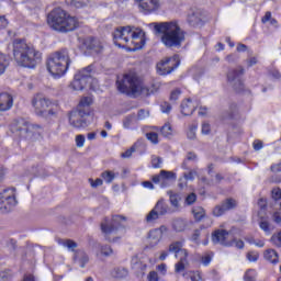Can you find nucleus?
<instances>
[{"label":"nucleus","instance_id":"13d9d810","mask_svg":"<svg viewBox=\"0 0 281 281\" xmlns=\"http://www.w3.org/2000/svg\"><path fill=\"white\" fill-rule=\"evenodd\" d=\"M147 281H159L158 272L150 271L149 274H147Z\"/></svg>","mask_w":281,"mask_h":281},{"label":"nucleus","instance_id":"412c9836","mask_svg":"<svg viewBox=\"0 0 281 281\" xmlns=\"http://www.w3.org/2000/svg\"><path fill=\"white\" fill-rule=\"evenodd\" d=\"M13 108V97L8 92H1L0 94V111H9Z\"/></svg>","mask_w":281,"mask_h":281},{"label":"nucleus","instance_id":"bb28decb","mask_svg":"<svg viewBox=\"0 0 281 281\" xmlns=\"http://www.w3.org/2000/svg\"><path fill=\"white\" fill-rule=\"evenodd\" d=\"M148 238H149L150 246L155 247L160 243L162 235L160 234L159 231L153 229L150 231Z\"/></svg>","mask_w":281,"mask_h":281},{"label":"nucleus","instance_id":"4c0bfd02","mask_svg":"<svg viewBox=\"0 0 281 281\" xmlns=\"http://www.w3.org/2000/svg\"><path fill=\"white\" fill-rule=\"evenodd\" d=\"M91 102L92 100L90 97H85L83 99H81L77 110L88 111V108L90 106Z\"/></svg>","mask_w":281,"mask_h":281},{"label":"nucleus","instance_id":"20e7f679","mask_svg":"<svg viewBox=\"0 0 281 281\" xmlns=\"http://www.w3.org/2000/svg\"><path fill=\"white\" fill-rule=\"evenodd\" d=\"M47 23L50 29L59 33H70L79 27L78 18L71 16L61 8H56L49 12Z\"/></svg>","mask_w":281,"mask_h":281},{"label":"nucleus","instance_id":"79ce46f5","mask_svg":"<svg viewBox=\"0 0 281 281\" xmlns=\"http://www.w3.org/2000/svg\"><path fill=\"white\" fill-rule=\"evenodd\" d=\"M187 279H190L191 281H201V276L199 272L195 271H189L183 274Z\"/></svg>","mask_w":281,"mask_h":281},{"label":"nucleus","instance_id":"5701e85b","mask_svg":"<svg viewBox=\"0 0 281 281\" xmlns=\"http://www.w3.org/2000/svg\"><path fill=\"white\" fill-rule=\"evenodd\" d=\"M194 111H195V105L192 102V100L187 99L186 101H182V103H181V113L182 114H184L186 116L192 115Z\"/></svg>","mask_w":281,"mask_h":281},{"label":"nucleus","instance_id":"473e14b6","mask_svg":"<svg viewBox=\"0 0 281 281\" xmlns=\"http://www.w3.org/2000/svg\"><path fill=\"white\" fill-rule=\"evenodd\" d=\"M192 214L194 220L200 222L205 217V210H203L201 206H194L192 209Z\"/></svg>","mask_w":281,"mask_h":281},{"label":"nucleus","instance_id":"7ed1b4c3","mask_svg":"<svg viewBox=\"0 0 281 281\" xmlns=\"http://www.w3.org/2000/svg\"><path fill=\"white\" fill-rule=\"evenodd\" d=\"M116 88L121 93L133 98L150 95L148 87L135 72H128L123 75L122 78H119L116 81Z\"/></svg>","mask_w":281,"mask_h":281},{"label":"nucleus","instance_id":"2eb2a0df","mask_svg":"<svg viewBox=\"0 0 281 281\" xmlns=\"http://www.w3.org/2000/svg\"><path fill=\"white\" fill-rule=\"evenodd\" d=\"M179 66V61L176 59L167 58L166 60L159 61L157 64V74L159 76H168L170 75L177 67Z\"/></svg>","mask_w":281,"mask_h":281},{"label":"nucleus","instance_id":"4468645a","mask_svg":"<svg viewBox=\"0 0 281 281\" xmlns=\"http://www.w3.org/2000/svg\"><path fill=\"white\" fill-rule=\"evenodd\" d=\"M245 70L243 67H238L237 69H233L227 74V81L231 87H233L236 91H241L244 89L243 76Z\"/></svg>","mask_w":281,"mask_h":281},{"label":"nucleus","instance_id":"1a4fd4ad","mask_svg":"<svg viewBox=\"0 0 281 281\" xmlns=\"http://www.w3.org/2000/svg\"><path fill=\"white\" fill-rule=\"evenodd\" d=\"M41 130L40 125H31L29 122H26L23 119L15 120L11 124V132L19 136L22 139L30 140L34 136V131Z\"/></svg>","mask_w":281,"mask_h":281},{"label":"nucleus","instance_id":"0e129e2a","mask_svg":"<svg viewBox=\"0 0 281 281\" xmlns=\"http://www.w3.org/2000/svg\"><path fill=\"white\" fill-rule=\"evenodd\" d=\"M9 22L4 16L0 15V31L8 26Z\"/></svg>","mask_w":281,"mask_h":281},{"label":"nucleus","instance_id":"37998d69","mask_svg":"<svg viewBox=\"0 0 281 281\" xmlns=\"http://www.w3.org/2000/svg\"><path fill=\"white\" fill-rule=\"evenodd\" d=\"M146 138L151 142V144H159V136L155 132L146 133Z\"/></svg>","mask_w":281,"mask_h":281},{"label":"nucleus","instance_id":"5fc2aeb1","mask_svg":"<svg viewBox=\"0 0 281 281\" xmlns=\"http://www.w3.org/2000/svg\"><path fill=\"white\" fill-rule=\"evenodd\" d=\"M180 95H181V90L176 89L175 91H171L170 92V101L176 102Z\"/></svg>","mask_w":281,"mask_h":281},{"label":"nucleus","instance_id":"9b49d317","mask_svg":"<svg viewBox=\"0 0 281 281\" xmlns=\"http://www.w3.org/2000/svg\"><path fill=\"white\" fill-rule=\"evenodd\" d=\"M92 80V67L88 66L81 69L79 72L75 74L74 80L70 83V88L74 91H81L82 89H86L87 85Z\"/></svg>","mask_w":281,"mask_h":281},{"label":"nucleus","instance_id":"aec40b11","mask_svg":"<svg viewBox=\"0 0 281 281\" xmlns=\"http://www.w3.org/2000/svg\"><path fill=\"white\" fill-rule=\"evenodd\" d=\"M85 45L87 49H90L97 54H100L103 50V44L100 40L88 37L85 41Z\"/></svg>","mask_w":281,"mask_h":281},{"label":"nucleus","instance_id":"f8f14e48","mask_svg":"<svg viewBox=\"0 0 281 281\" xmlns=\"http://www.w3.org/2000/svg\"><path fill=\"white\" fill-rule=\"evenodd\" d=\"M168 213H170L169 204L164 200H159L156 202L150 213L146 214L145 221L146 223H154L155 221H158L160 216H165Z\"/></svg>","mask_w":281,"mask_h":281},{"label":"nucleus","instance_id":"f03ea898","mask_svg":"<svg viewBox=\"0 0 281 281\" xmlns=\"http://www.w3.org/2000/svg\"><path fill=\"white\" fill-rule=\"evenodd\" d=\"M156 34L160 36V42L168 47H181L186 41L184 32L176 22L154 23Z\"/></svg>","mask_w":281,"mask_h":281},{"label":"nucleus","instance_id":"6e6552de","mask_svg":"<svg viewBox=\"0 0 281 281\" xmlns=\"http://www.w3.org/2000/svg\"><path fill=\"white\" fill-rule=\"evenodd\" d=\"M126 218L122 215H114L111 218V222L109 218H105L104 222L101 224V229L104 233L106 239L110 243H115V238H117V233L123 229L124 222Z\"/></svg>","mask_w":281,"mask_h":281},{"label":"nucleus","instance_id":"774afa93","mask_svg":"<svg viewBox=\"0 0 281 281\" xmlns=\"http://www.w3.org/2000/svg\"><path fill=\"white\" fill-rule=\"evenodd\" d=\"M22 281H36V279L32 274H25Z\"/></svg>","mask_w":281,"mask_h":281},{"label":"nucleus","instance_id":"052dcab7","mask_svg":"<svg viewBox=\"0 0 281 281\" xmlns=\"http://www.w3.org/2000/svg\"><path fill=\"white\" fill-rule=\"evenodd\" d=\"M149 116V112L146 110H139L138 112V120L144 121Z\"/></svg>","mask_w":281,"mask_h":281},{"label":"nucleus","instance_id":"338daca9","mask_svg":"<svg viewBox=\"0 0 281 281\" xmlns=\"http://www.w3.org/2000/svg\"><path fill=\"white\" fill-rule=\"evenodd\" d=\"M272 220H273L277 224H281V213H273Z\"/></svg>","mask_w":281,"mask_h":281},{"label":"nucleus","instance_id":"864d4df0","mask_svg":"<svg viewBox=\"0 0 281 281\" xmlns=\"http://www.w3.org/2000/svg\"><path fill=\"white\" fill-rule=\"evenodd\" d=\"M196 170H190L188 173H184V180L186 181H188V180H190V181H193L194 180V178L196 177Z\"/></svg>","mask_w":281,"mask_h":281},{"label":"nucleus","instance_id":"58836bf2","mask_svg":"<svg viewBox=\"0 0 281 281\" xmlns=\"http://www.w3.org/2000/svg\"><path fill=\"white\" fill-rule=\"evenodd\" d=\"M159 177L162 180H171V179H176V173L169 170H160Z\"/></svg>","mask_w":281,"mask_h":281},{"label":"nucleus","instance_id":"0eeeda50","mask_svg":"<svg viewBox=\"0 0 281 281\" xmlns=\"http://www.w3.org/2000/svg\"><path fill=\"white\" fill-rule=\"evenodd\" d=\"M32 106L34 113L44 119L56 117L59 111L58 105L43 94H35L32 98Z\"/></svg>","mask_w":281,"mask_h":281},{"label":"nucleus","instance_id":"dca6fc26","mask_svg":"<svg viewBox=\"0 0 281 281\" xmlns=\"http://www.w3.org/2000/svg\"><path fill=\"white\" fill-rule=\"evenodd\" d=\"M212 243L217 245H223L225 247L233 246V243L231 241V234L229 232H226L225 229H216L212 234Z\"/></svg>","mask_w":281,"mask_h":281},{"label":"nucleus","instance_id":"e433bc0d","mask_svg":"<svg viewBox=\"0 0 281 281\" xmlns=\"http://www.w3.org/2000/svg\"><path fill=\"white\" fill-rule=\"evenodd\" d=\"M70 5L76 9H82L90 5V0H71Z\"/></svg>","mask_w":281,"mask_h":281},{"label":"nucleus","instance_id":"7c9ffc66","mask_svg":"<svg viewBox=\"0 0 281 281\" xmlns=\"http://www.w3.org/2000/svg\"><path fill=\"white\" fill-rule=\"evenodd\" d=\"M58 244L70 251H75V249L78 247L77 243L71 239H59Z\"/></svg>","mask_w":281,"mask_h":281},{"label":"nucleus","instance_id":"69168bd1","mask_svg":"<svg viewBox=\"0 0 281 281\" xmlns=\"http://www.w3.org/2000/svg\"><path fill=\"white\" fill-rule=\"evenodd\" d=\"M246 63H247L248 67H254L258 64V60L256 57H251V58L247 59Z\"/></svg>","mask_w":281,"mask_h":281},{"label":"nucleus","instance_id":"4be33fe9","mask_svg":"<svg viewBox=\"0 0 281 281\" xmlns=\"http://www.w3.org/2000/svg\"><path fill=\"white\" fill-rule=\"evenodd\" d=\"M74 262L78 263L80 268L85 269L89 262V256L85 250H77L74 254Z\"/></svg>","mask_w":281,"mask_h":281},{"label":"nucleus","instance_id":"bf43d9fd","mask_svg":"<svg viewBox=\"0 0 281 281\" xmlns=\"http://www.w3.org/2000/svg\"><path fill=\"white\" fill-rule=\"evenodd\" d=\"M88 181H90L92 188H99L103 186L102 179H95V180L90 179Z\"/></svg>","mask_w":281,"mask_h":281},{"label":"nucleus","instance_id":"09e8293b","mask_svg":"<svg viewBox=\"0 0 281 281\" xmlns=\"http://www.w3.org/2000/svg\"><path fill=\"white\" fill-rule=\"evenodd\" d=\"M162 165V158L153 156L151 157V166L153 168H161Z\"/></svg>","mask_w":281,"mask_h":281},{"label":"nucleus","instance_id":"c9c22d12","mask_svg":"<svg viewBox=\"0 0 281 281\" xmlns=\"http://www.w3.org/2000/svg\"><path fill=\"white\" fill-rule=\"evenodd\" d=\"M169 194V202L172 207L176 210H179V201H181V198L177 193L168 192Z\"/></svg>","mask_w":281,"mask_h":281},{"label":"nucleus","instance_id":"ddd939ff","mask_svg":"<svg viewBox=\"0 0 281 281\" xmlns=\"http://www.w3.org/2000/svg\"><path fill=\"white\" fill-rule=\"evenodd\" d=\"M88 114V111L85 109L71 111L69 114V125L77 130L86 128L88 126V122L86 120Z\"/></svg>","mask_w":281,"mask_h":281},{"label":"nucleus","instance_id":"423d86ee","mask_svg":"<svg viewBox=\"0 0 281 281\" xmlns=\"http://www.w3.org/2000/svg\"><path fill=\"white\" fill-rule=\"evenodd\" d=\"M70 65L69 53L67 49L57 50L49 55L46 67L54 78H61Z\"/></svg>","mask_w":281,"mask_h":281},{"label":"nucleus","instance_id":"ea45409f","mask_svg":"<svg viewBox=\"0 0 281 281\" xmlns=\"http://www.w3.org/2000/svg\"><path fill=\"white\" fill-rule=\"evenodd\" d=\"M257 278V272L255 269H249L247 272L244 274L243 280L244 281H256Z\"/></svg>","mask_w":281,"mask_h":281},{"label":"nucleus","instance_id":"a211bd4d","mask_svg":"<svg viewBox=\"0 0 281 281\" xmlns=\"http://www.w3.org/2000/svg\"><path fill=\"white\" fill-rule=\"evenodd\" d=\"M139 9L145 13L156 12L160 7V0H136Z\"/></svg>","mask_w":281,"mask_h":281},{"label":"nucleus","instance_id":"c03bdc74","mask_svg":"<svg viewBox=\"0 0 281 281\" xmlns=\"http://www.w3.org/2000/svg\"><path fill=\"white\" fill-rule=\"evenodd\" d=\"M259 226L262 232L270 234V224L266 218H261Z\"/></svg>","mask_w":281,"mask_h":281},{"label":"nucleus","instance_id":"4d7b16f0","mask_svg":"<svg viewBox=\"0 0 281 281\" xmlns=\"http://www.w3.org/2000/svg\"><path fill=\"white\" fill-rule=\"evenodd\" d=\"M136 151V148L133 146L131 148H128L125 153L121 154L122 158H130L133 156V154Z\"/></svg>","mask_w":281,"mask_h":281},{"label":"nucleus","instance_id":"f257e3e1","mask_svg":"<svg viewBox=\"0 0 281 281\" xmlns=\"http://www.w3.org/2000/svg\"><path fill=\"white\" fill-rule=\"evenodd\" d=\"M13 59L20 67L34 69L42 61V53L24 40H14Z\"/></svg>","mask_w":281,"mask_h":281},{"label":"nucleus","instance_id":"393cba45","mask_svg":"<svg viewBox=\"0 0 281 281\" xmlns=\"http://www.w3.org/2000/svg\"><path fill=\"white\" fill-rule=\"evenodd\" d=\"M131 265H132V269L137 272V273H142L147 269V265H145L144 262H142L138 257H133L131 260Z\"/></svg>","mask_w":281,"mask_h":281},{"label":"nucleus","instance_id":"f704fd0d","mask_svg":"<svg viewBox=\"0 0 281 281\" xmlns=\"http://www.w3.org/2000/svg\"><path fill=\"white\" fill-rule=\"evenodd\" d=\"M160 134H162V136L166 138H170L173 136V130L170 123H167L162 127H160Z\"/></svg>","mask_w":281,"mask_h":281},{"label":"nucleus","instance_id":"a19ab883","mask_svg":"<svg viewBox=\"0 0 281 281\" xmlns=\"http://www.w3.org/2000/svg\"><path fill=\"white\" fill-rule=\"evenodd\" d=\"M136 115L135 114H128L125 119H123V127L126 130L130 128L131 125L135 122Z\"/></svg>","mask_w":281,"mask_h":281},{"label":"nucleus","instance_id":"2f4dec72","mask_svg":"<svg viewBox=\"0 0 281 281\" xmlns=\"http://www.w3.org/2000/svg\"><path fill=\"white\" fill-rule=\"evenodd\" d=\"M127 276L128 270L126 268H114V270H112V277L116 279H123L126 278Z\"/></svg>","mask_w":281,"mask_h":281},{"label":"nucleus","instance_id":"49530a36","mask_svg":"<svg viewBox=\"0 0 281 281\" xmlns=\"http://www.w3.org/2000/svg\"><path fill=\"white\" fill-rule=\"evenodd\" d=\"M101 254H102L104 257H111V256L114 254V251H113V249H112L111 246L105 245V246H102V247H101Z\"/></svg>","mask_w":281,"mask_h":281},{"label":"nucleus","instance_id":"6e6d98bb","mask_svg":"<svg viewBox=\"0 0 281 281\" xmlns=\"http://www.w3.org/2000/svg\"><path fill=\"white\" fill-rule=\"evenodd\" d=\"M195 201H196V194L193 193V192L190 193V194L187 196V199H186V203H187L188 205L194 204Z\"/></svg>","mask_w":281,"mask_h":281},{"label":"nucleus","instance_id":"b1692460","mask_svg":"<svg viewBox=\"0 0 281 281\" xmlns=\"http://www.w3.org/2000/svg\"><path fill=\"white\" fill-rule=\"evenodd\" d=\"M188 22L191 25H198L202 22V11L200 9H194L188 16Z\"/></svg>","mask_w":281,"mask_h":281},{"label":"nucleus","instance_id":"8fccbe9b","mask_svg":"<svg viewBox=\"0 0 281 281\" xmlns=\"http://www.w3.org/2000/svg\"><path fill=\"white\" fill-rule=\"evenodd\" d=\"M196 128H198V125H191L190 126V130L188 132V138L189 139H191V140L195 139V137H196V134H195Z\"/></svg>","mask_w":281,"mask_h":281},{"label":"nucleus","instance_id":"3c124183","mask_svg":"<svg viewBox=\"0 0 281 281\" xmlns=\"http://www.w3.org/2000/svg\"><path fill=\"white\" fill-rule=\"evenodd\" d=\"M271 198L274 200V201H278L281 199V189L280 188H274L272 189L271 191Z\"/></svg>","mask_w":281,"mask_h":281},{"label":"nucleus","instance_id":"9d476101","mask_svg":"<svg viewBox=\"0 0 281 281\" xmlns=\"http://www.w3.org/2000/svg\"><path fill=\"white\" fill-rule=\"evenodd\" d=\"M18 205L16 200V189L15 188H8L4 189L0 193V211L3 214H7L14 210V207Z\"/></svg>","mask_w":281,"mask_h":281},{"label":"nucleus","instance_id":"c85d7f7f","mask_svg":"<svg viewBox=\"0 0 281 281\" xmlns=\"http://www.w3.org/2000/svg\"><path fill=\"white\" fill-rule=\"evenodd\" d=\"M188 265H189L188 257L186 256L180 257V260L175 266L176 273L183 272L188 267Z\"/></svg>","mask_w":281,"mask_h":281},{"label":"nucleus","instance_id":"39448f33","mask_svg":"<svg viewBox=\"0 0 281 281\" xmlns=\"http://www.w3.org/2000/svg\"><path fill=\"white\" fill-rule=\"evenodd\" d=\"M112 36L116 46L125 47L134 45L133 50L140 49L142 43H144V40H142V31L131 26L116 29Z\"/></svg>","mask_w":281,"mask_h":281},{"label":"nucleus","instance_id":"a878e982","mask_svg":"<svg viewBox=\"0 0 281 281\" xmlns=\"http://www.w3.org/2000/svg\"><path fill=\"white\" fill-rule=\"evenodd\" d=\"M265 260L268 262H271L273 265H277L279 262V254L274 249H267L265 251Z\"/></svg>","mask_w":281,"mask_h":281},{"label":"nucleus","instance_id":"de8ad7c7","mask_svg":"<svg viewBox=\"0 0 281 281\" xmlns=\"http://www.w3.org/2000/svg\"><path fill=\"white\" fill-rule=\"evenodd\" d=\"M75 144L77 145L78 148L85 147L86 136L85 135H78L77 137H75Z\"/></svg>","mask_w":281,"mask_h":281},{"label":"nucleus","instance_id":"a18cd8bd","mask_svg":"<svg viewBox=\"0 0 281 281\" xmlns=\"http://www.w3.org/2000/svg\"><path fill=\"white\" fill-rule=\"evenodd\" d=\"M271 243L277 248H281V232H279L277 235H272Z\"/></svg>","mask_w":281,"mask_h":281},{"label":"nucleus","instance_id":"603ef678","mask_svg":"<svg viewBox=\"0 0 281 281\" xmlns=\"http://www.w3.org/2000/svg\"><path fill=\"white\" fill-rule=\"evenodd\" d=\"M247 259L249 262H257L259 259V255H258V252L250 251L247 254Z\"/></svg>","mask_w":281,"mask_h":281},{"label":"nucleus","instance_id":"cd10ccee","mask_svg":"<svg viewBox=\"0 0 281 281\" xmlns=\"http://www.w3.org/2000/svg\"><path fill=\"white\" fill-rule=\"evenodd\" d=\"M172 226L176 232H184L188 226V222L183 218H176Z\"/></svg>","mask_w":281,"mask_h":281},{"label":"nucleus","instance_id":"f3484780","mask_svg":"<svg viewBox=\"0 0 281 281\" xmlns=\"http://www.w3.org/2000/svg\"><path fill=\"white\" fill-rule=\"evenodd\" d=\"M237 206V202L236 200L232 199V198H228L226 199L224 202H222V204H218L216 205L214 209H213V215L215 217H221L223 216L227 211H231V210H235Z\"/></svg>","mask_w":281,"mask_h":281},{"label":"nucleus","instance_id":"72a5a7b5","mask_svg":"<svg viewBox=\"0 0 281 281\" xmlns=\"http://www.w3.org/2000/svg\"><path fill=\"white\" fill-rule=\"evenodd\" d=\"M101 177L103 178L105 183L111 184L115 179L116 175L112 170H105L102 172Z\"/></svg>","mask_w":281,"mask_h":281},{"label":"nucleus","instance_id":"c756f323","mask_svg":"<svg viewBox=\"0 0 281 281\" xmlns=\"http://www.w3.org/2000/svg\"><path fill=\"white\" fill-rule=\"evenodd\" d=\"M9 58L4 53L0 52V76H2L9 67Z\"/></svg>","mask_w":281,"mask_h":281},{"label":"nucleus","instance_id":"680f3d73","mask_svg":"<svg viewBox=\"0 0 281 281\" xmlns=\"http://www.w3.org/2000/svg\"><path fill=\"white\" fill-rule=\"evenodd\" d=\"M202 134L209 135L211 133V125L209 123L202 124Z\"/></svg>","mask_w":281,"mask_h":281},{"label":"nucleus","instance_id":"e2e57ef3","mask_svg":"<svg viewBox=\"0 0 281 281\" xmlns=\"http://www.w3.org/2000/svg\"><path fill=\"white\" fill-rule=\"evenodd\" d=\"M201 261L204 266H209L210 262L212 261V256L207 254L204 257H202Z\"/></svg>","mask_w":281,"mask_h":281},{"label":"nucleus","instance_id":"6ab92c4d","mask_svg":"<svg viewBox=\"0 0 281 281\" xmlns=\"http://www.w3.org/2000/svg\"><path fill=\"white\" fill-rule=\"evenodd\" d=\"M186 240L181 239L178 241H173L168 246V251H170V254H176V258H178L179 254L182 257H188V250L183 248Z\"/></svg>","mask_w":281,"mask_h":281}]
</instances>
